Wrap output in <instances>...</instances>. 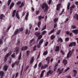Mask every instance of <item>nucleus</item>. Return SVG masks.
<instances>
[{"label":"nucleus","instance_id":"obj_1","mask_svg":"<svg viewBox=\"0 0 78 78\" xmlns=\"http://www.w3.org/2000/svg\"><path fill=\"white\" fill-rule=\"evenodd\" d=\"M41 7L42 8V9H45L44 10V12L45 13L48 11V6L47 5L46 3H43V4L41 5Z\"/></svg>","mask_w":78,"mask_h":78},{"label":"nucleus","instance_id":"obj_2","mask_svg":"<svg viewBox=\"0 0 78 78\" xmlns=\"http://www.w3.org/2000/svg\"><path fill=\"white\" fill-rule=\"evenodd\" d=\"M74 51V49H72V51H69L68 52V53L67 54V56H66V58H69V57H71L72 56V54L73 53V52Z\"/></svg>","mask_w":78,"mask_h":78},{"label":"nucleus","instance_id":"obj_3","mask_svg":"<svg viewBox=\"0 0 78 78\" xmlns=\"http://www.w3.org/2000/svg\"><path fill=\"white\" fill-rule=\"evenodd\" d=\"M76 42H73L70 43V44H69V47H71L73 46H76Z\"/></svg>","mask_w":78,"mask_h":78},{"label":"nucleus","instance_id":"obj_4","mask_svg":"<svg viewBox=\"0 0 78 78\" xmlns=\"http://www.w3.org/2000/svg\"><path fill=\"white\" fill-rule=\"evenodd\" d=\"M53 73V72L51 70H49V71L47 73V76H49L50 74H52Z\"/></svg>","mask_w":78,"mask_h":78},{"label":"nucleus","instance_id":"obj_5","mask_svg":"<svg viewBox=\"0 0 78 78\" xmlns=\"http://www.w3.org/2000/svg\"><path fill=\"white\" fill-rule=\"evenodd\" d=\"M9 53H8V54H7L6 55L5 57V59H4V62H6L7 60V58L9 56Z\"/></svg>","mask_w":78,"mask_h":78},{"label":"nucleus","instance_id":"obj_6","mask_svg":"<svg viewBox=\"0 0 78 78\" xmlns=\"http://www.w3.org/2000/svg\"><path fill=\"white\" fill-rule=\"evenodd\" d=\"M28 48L27 46H23L21 48V51H24L26 50Z\"/></svg>","mask_w":78,"mask_h":78},{"label":"nucleus","instance_id":"obj_7","mask_svg":"<svg viewBox=\"0 0 78 78\" xmlns=\"http://www.w3.org/2000/svg\"><path fill=\"white\" fill-rule=\"evenodd\" d=\"M61 3H59L58 4H57V10L59 11V9L60 8V6H61Z\"/></svg>","mask_w":78,"mask_h":78},{"label":"nucleus","instance_id":"obj_8","mask_svg":"<svg viewBox=\"0 0 78 78\" xmlns=\"http://www.w3.org/2000/svg\"><path fill=\"white\" fill-rule=\"evenodd\" d=\"M19 32V29H17L15 31L13 34V36H15Z\"/></svg>","mask_w":78,"mask_h":78},{"label":"nucleus","instance_id":"obj_9","mask_svg":"<svg viewBox=\"0 0 78 78\" xmlns=\"http://www.w3.org/2000/svg\"><path fill=\"white\" fill-rule=\"evenodd\" d=\"M62 62L63 63L64 66H66V65L68 63V61L67 60H63Z\"/></svg>","mask_w":78,"mask_h":78},{"label":"nucleus","instance_id":"obj_10","mask_svg":"<svg viewBox=\"0 0 78 78\" xmlns=\"http://www.w3.org/2000/svg\"><path fill=\"white\" fill-rule=\"evenodd\" d=\"M73 33H74L75 34H78V29H75L72 30Z\"/></svg>","mask_w":78,"mask_h":78},{"label":"nucleus","instance_id":"obj_11","mask_svg":"<svg viewBox=\"0 0 78 78\" xmlns=\"http://www.w3.org/2000/svg\"><path fill=\"white\" fill-rule=\"evenodd\" d=\"M73 18L76 20H78V14H76L73 15Z\"/></svg>","mask_w":78,"mask_h":78},{"label":"nucleus","instance_id":"obj_12","mask_svg":"<svg viewBox=\"0 0 78 78\" xmlns=\"http://www.w3.org/2000/svg\"><path fill=\"white\" fill-rule=\"evenodd\" d=\"M8 68V66L7 65H5L3 67V69L5 71L7 70Z\"/></svg>","mask_w":78,"mask_h":78},{"label":"nucleus","instance_id":"obj_13","mask_svg":"<svg viewBox=\"0 0 78 78\" xmlns=\"http://www.w3.org/2000/svg\"><path fill=\"white\" fill-rule=\"evenodd\" d=\"M19 49V47H16L15 48V52H16V54L17 55L18 54V53Z\"/></svg>","mask_w":78,"mask_h":78},{"label":"nucleus","instance_id":"obj_14","mask_svg":"<svg viewBox=\"0 0 78 78\" xmlns=\"http://www.w3.org/2000/svg\"><path fill=\"white\" fill-rule=\"evenodd\" d=\"M73 77H75L76 76V75L77 74V71L76 70H73Z\"/></svg>","mask_w":78,"mask_h":78},{"label":"nucleus","instance_id":"obj_15","mask_svg":"<svg viewBox=\"0 0 78 78\" xmlns=\"http://www.w3.org/2000/svg\"><path fill=\"white\" fill-rule=\"evenodd\" d=\"M50 57H48L46 58V60L47 61V62H48V64H49L50 62Z\"/></svg>","mask_w":78,"mask_h":78},{"label":"nucleus","instance_id":"obj_16","mask_svg":"<svg viewBox=\"0 0 78 78\" xmlns=\"http://www.w3.org/2000/svg\"><path fill=\"white\" fill-rule=\"evenodd\" d=\"M4 73L2 71H0V76H1L0 78H3V76H4Z\"/></svg>","mask_w":78,"mask_h":78},{"label":"nucleus","instance_id":"obj_17","mask_svg":"<svg viewBox=\"0 0 78 78\" xmlns=\"http://www.w3.org/2000/svg\"><path fill=\"white\" fill-rule=\"evenodd\" d=\"M48 66V65H45L44 66H42L41 67V69H45Z\"/></svg>","mask_w":78,"mask_h":78},{"label":"nucleus","instance_id":"obj_18","mask_svg":"<svg viewBox=\"0 0 78 78\" xmlns=\"http://www.w3.org/2000/svg\"><path fill=\"white\" fill-rule=\"evenodd\" d=\"M59 50V46H56L55 47V51H58Z\"/></svg>","mask_w":78,"mask_h":78},{"label":"nucleus","instance_id":"obj_19","mask_svg":"<svg viewBox=\"0 0 78 78\" xmlns=\"http://www.w3.org/2000/svg\"><path fill=\"white\" fill-rule=\"evenodd\" d=\"M44 17L43 16H42L41 15H40L38 16V20H39V21H40L42 19H44Z\"/></svg>","mask_w":78,"mask_h":78},{"label":"nucleus","instance_id":"obj_20","mask_svg":"<svg viewBox=\"0 0 78 78\" xmlns=\"http://www.w3.org/2000/svg\"><path fill=\"white\" fill-rule=\"evenodd\" d=\"M34 34L37 37H38L40 35V32H35Z\"/></svg>","mask_w":78,"mask_h":78},{"label":"nucleus","instance_id":"obj_21","mask_svg":"<svg viewBox=\"0 0 78 78\" xmlns=\"http://www.w3.org/2000/svg\"><path fill=\"white\" fill-rule=\"evenodd\" d=\"M61 32V30L60 29L57 31L56 32V35H59L60 34V32Z\"/></svg>","mask_w":78,"mask_h":78},{"label":"nucleus","instance_id":"obj_22","mask_svg":"<svg viewBox=\"0 0 78 78\" xmlns=\"http://www.w3.org/2000/svg\"><path fill=\"white\" fill-rule=\"evenodd\" d=\"M34 57H32V58H31V59L30 61V64H32L34 62Z\"/></svg>","mask_w":78,"mask_h":78},{"label":"nucleus","instance_id":"obj_23","mask_svg":"<svg viewBox=\"0 0 78 78\" xmlns=\"http://www.w3.org/2000/svg\"><path fill=\"white\" fill-rule=\"evenodd\" d=\"M43 42H44V40L43 39H42L39 41V44L40 45H41Z\"/></svg>","mask_w":78,"mask_h":78},{"label":"nucleus","instance_id":"obj_24","mask_svg":"<svg viewBox=\"0 0 78 78\" xmlns=\"http://www.w3.org/2000/svg\"><path fill=\"white\" fill-rule=\"evenodd\" d=\"M55 31V29H52V30H51V31L48 33V35H50L51 34H52Z\"/></svg>","mask_w":78,"mask_h":78},{"label":"nucleus","instance_id":"obj_25","mask_svg":"<svg viewBox=\"0 0 78 78\" xmlns=\"http://www.w3.org/2000/svg\"><path fill=\"white\" fill-rule=\"evenodd\" d=\"M58 18H55L54 19V23H56L58 21Z\"/></svg>","mask_w":78,"mask_h":78},{"label":"nucleus","instance_id":"obj_26","mask_svg":"<svg viewBox=\"0 0 78 78\" xmlns=\"http://www.w3.org/2000/svg\"><path fill=\"white\" fill-rule=\"evenodd\" d=\"M70 3L69 2L68 3V5H67V9L69 10L70 8Z\"/></svg>","mask_w":78,"mask_h":78},{"label":"nucleus","instance_id":"obj_27","mask_svg":"<svg viewBox=\"0 0 78 78\" xmlns=\"http://www.w3.org/2000/svg\"><path fill=\"white\" fill-rule=\"evenodd\" d=\"M55 37H56L55 35H52L51 36V40H53L55 38Z\"/></svg>","mask_w":78,"mask_h":78},{"label":"nucleus","instance_id":"obj_28","mask_svg":"<svg viewBox=\"0 0 78 78\" xmlns=\"http://www.w3.org/2000/svg\"><path fill=\"white\" fill-rule=\"evenodd\" d=\"M20 60H17V61H16L14 63V64L15 65H16V66H18V64H19L20 62Z\"/></svg>","mask_w":78,"mask_h":78},{"label":"nucleus","instance_id":"obj_29","mask_svg":"<svg viewBox=\"0 0 78 78\" xmlns=\"http://www.w3.org/2000/svg\"><path fill=\"white\" fill-rule=\"evenodd\" d=\"M29 12L27 13V14L26 17H25V20H28V16H29Z\"/></svg>","mask_w":78,"mask_h":78},{"label":"nucleus","instance_id":"obj_30","mask_svg":"<svg viewBox=\"0 0 78 78\" xmlns=\"http://www.w3.org/2000/svg\"><path fill=\"white\" fill-rule=\"evenodd\" d=\"M48 54V51H44L43 53V55H47Z\"/></svg>","mask_w":78,"mask_h":78},{"label":"nucleus","instance_id":"obj_31","mask_svg":"<svg viewBox=\"0 0 78 78\" xmlns=\"http://www.w3.org/2000/svg\"><path fill=\"white\" fill-rule=\"evenodd\" d=\"M24 4L23 2H22L21 5H19V8H20L23 6Z\"/></svg>","mask_w":78,"mask_h":78},{"label":"nucleus","instance_id":"obj_32","mask_svg":"<svg viewBox=\"0 0 78 78\" xmlns=\"http://www.w3.org/2000/svg\"><path fill=\"white\" fill-rule=\"evenodd\" d=\"M27 57H28L29 56V55L30 54V51H27Z\"/></svg>","mask_w":78,"mask_h":78},{"label":"nucleus","instance_id":"obj_33","mask_svg":"<svg viewBox=\"0 0 78 78\" xmlns=\"http://www.w3.org/2000/svg\"><path fill=\"white\" fill-rule=\"evenodd\" d=\"M46 33V31L45 30H44L42 32H41V34L43 36Z\"/></svg>","mask_w":78,"mask_h":78},{"label":"nucleus","instance_id":"obj_34","mask_svg":"<svg viewBox=\"0 0 78 78\" xmlns=\"http://www.w3.org/2000/svg\"><path fill=\"white\" fill-rule=\"evenodd\" d=\"M16 17L18 19V20H20V17L19 16V14L17 13L16 12Z\"/></svg>","mask_w":78,"mask_h":78},{"label":"nucleus","instance_id":"obj_35","mask_svg":"<svg viewBox=\"0 0 78 78\" xmlns=\"http://www.w3.org/2000/svg\"><path fill=\"white\" fill-rule=\"evenodd\" d=\"M41 21H39L38 22V26L39 28H40V26L41 25Z\"/></svg>","mask_w":78,"mask_h":78},{"label":"nucleus","instance_id":"obj_36","mask_svg":"<svg viewBox=\"0 0 78 78\" xmlns=\"http://www.w3.org/2000/svg\"><path fill=\"white\" fill-rule=\"evenodd\" d=\"M46 25H45L43 27L42 29L41 30V31H43L46 29Z\"/></svg>","mask_w":78,"mask_h":78},{"label":"nucleus","instance_id":"obj_37","mask_svg":"<svg viewBox=\"0 0 78 78\" xmlns=\"http://www.w3.org/2000/svg\"><path fill=\"white\" fill-rule=\"evenodd\" d=\"M21 52H20V55L18 57V60H20V59H21Z\"/></svg>","mask_w":78,"mask_h":78},{"label":"nucleus","instance_id":"obj_38","mask_svg":"<svg viewBox=\"0 0 78 78\" xmlns=\"http://www.w3.org/2000/svg\"><path fill=\"white\" fill-rule=\"evenodd\" d=\"M71 28L72 29H75L76 28V27L75 25H73L71 26Z\"/></svg>","mask_w":78,"mask_h":78},{"label":"nucleus","instance_id":"obj_39","mask_svg":"<svg viewBox=\"0 0 78 78\" xmlns=\"http://www.w3.org/2000/svg\"><path fill=\"white\" fill-rule=\"evenodd\" d=\"M4 15L3 14H2L0 16V19L2 20L4 17Z\"/></svg>","mask_w":78,"mask_h":78},{"label":"nucleus","instance_id":"obj_40","mask_svg":"<svg viewBox=\"0 0 78 78\" xmlns=\"http://www.w3.org/2000/svg\"><path fill=\"white\" fill-rule=\"evenodd\" d=\"M38 39L40 40L42 37V35H41L39 36H38Z\"/></svg>","mask_w":78,"mask_h":78},{"label":"nucleus","instance_id":"obj_41","mask_svg":"<svg viewBox=\"0 0 78 78\" xmlns=\"http://www.w3.org/2000/svg\"><path fill=\"white\" fill-rule=\"evenodd\" d=\"M11 0H9L7 2V5L8 6L9 5L10 3L11 2Z\"/></svg>","mask_w":78,"mask_h":78},{"label":"nucleus","instance_id":"obj_42","mask_svg":"<svg viewBox=\"0 0 78 78\" xmlns=\"http://www.w3.org/2000/svg\"><path fill=\"white\" fill-rule=\"evenodd\" d=\"M19 32H22L23 31V27H21V28H19Z\"/></svg>","mask_w":78,"mask_h":78},{"label":"nucleus","instance_id":"obj_43","mask_svg":"<svg viewBox=\"0 0 78 78\" xmlns=\"http://www.w3.org/2000/svg\"><path fill=\"white\" fill-rule=\"evenodd\" d=\"M65 9H63V10H62V12H61V13H60L59 15L61 16L62 14H63V13L64 12Z\"/></svg>","mask_w":78,"mask_h":78},{"label":"nucleus","instance_id":"obj_44","mask_svg":"<svg viewBox=\"0 0 78 78\" xmlns=\"http://www.w3.org/2000/svg\"><path fill=\"white\" fill-rule=\"evenodd\" d=\"M69 41V37H67L65 38V41L68 42Z\"/></svg>","mask_w":78,"mask_h":78},{"label":"nucleus","instance_id":"obj_45","mask_svg":"<svg viewBox=\"0 0 78 78\" xmlns=\"http://www.w3.org/2000/svg\"><path fill=\"white\" fill-rule=\"evenodd\" d=\"M75 7H76V6L74 5H73L72 6L70 7V8H72V9H75Z\"/></svg>","mask_w":78,"mask_h":78},{"label":"nucleus","instance_id":"obj_46","mask_svg":"<svg viewBox=\"0 0 78 78\" xmlns=\"http://www.w3.org/2000/svg\"><path fill=\"white\" fill-rule=\"evenodd\" d=\"M21 3V1H18V2H17L16 3V4L17 5H20Z\"/></svg>","mask_w":78,"mask_h":78},{"label":"nucleus","instance_id":"obj_47","mask_svg":"<svg viewBox=\"0 0 78 78\" xmlns=\"http://www.w3.org/2000/svg\"><path fill=\"white\" fill-rule=\"evenodd\" d=\"M58 41L61 42H63V40L61 38H58Z\"/></svg>","mask_w":78,"mask_h":78},{"label":"nucleus","instance_id":"obj_48","mask_svg":"<svg viewBox=\"0 0 78 78\" xmlns=\"http://www.w3.org/2000/svg\"><path fill=\"white\" fill-rule=\"evenodd\" d=\"M57 23H55L54 24V28H55L57 27Z\"/></svg>","mask_w":78,"mask_h":78},{"label":"nucleus","instance_id":"obj_49","mask_svg":"<svg viewBox=\"0 0 78 78\" xmlns=\"http://www.w3.org/2000/svg\"><path fill=\"white\" fill-rule=\"evenodd\" d=\"M3 44V42L1 38H0V44Z\"/></svg>","mask_w":78,"mask_h":78},{"label":"nucleus","instance_id":"obj_50","mask_svg":"<svg viewBox=\"0 0 78 78\" xmlns=\"http://www.w3.org/2000/svg\"><path fill=\"white\" fill-rule=\"evenodd\" d=\"M36 48H37V46L36 45H35L34 46V49L33 50V51H36L37 50L36 49Z\"/></svg>","mask_w":78,"mask_h":78},{"label":"nucleus","instance_id":"obj_51","mask_svg":"<svg viewBox=\"0 0 78 78\" xmlns=\"http://www.w3.org/2000/svg\"><path fill=\"white\" fill-rule=\"evenodd\" d=\"M15 53H14V54H12V55H11V57H12L13 58H15Z\"/></svg>","mask_w":78,"mask_h":78},{"label":"nucleus","instance_id":"obj_52","mask_svg":"<svg viewBox=\"0 0 78 78\" xmlns=\"http://www.w3.org/2000/svg\"><path fill=\"white\" fill-rule=\"evenodd\" d=\"M34 39H31L30 40V44H32V42H33L34 41Z\"/></svg>","mask_w":78,"mask_h":78},{"label":"nucleus","instance_id":"obj_53","mask_svg":"<svg viewBox=\"0 0 78 78\" xmlns=\"http://www.w3.org/2000/svg\"><path fill=\"white\" fill-rule=\"evenodd\" d=\"M8 49V48L7 47H6L5 48H4V51L5 52H6V51Z\"/></svg>","mask_w":78,"mask_h":78},{"label":"nucleus","instance_id":"obj_54","mask_svg":"<svg viewBox=\"0 0 78 78\" xmlns=\"http://www.w3.org/2000/svg\"><path fill=\"white\" fill-rule=\"evenodd\" d=\"M69 11H70V14H72L73 12V9L70 8V9L69 10Z\"/></svg>","mask_w":78,"mask_h":78},{"label":"nucleus","instance_id":"obj_55","mask_svg":"<svg viewBox=\"0 0 78 78\" xmlns=\"http://www.w3.org/2000/svg\"><path fill=\"white\" fill-rule=\"evenodd\" d=\"M69 69H70V68H69V67H68V68H67V69H66V70H65V72H64V73L66 72Z\"/></svg>","mask_w":78,"mask_h":78},{"label":"nucleus","instance_id":"obj_56","mask_svg":"<svg viewBox=\"0 0 78 78\" xmlns=\"http://www.w3.org/2000/svg\"><path fill=\"white\" fill-rule=\"evenodd\" d=\"M48 44V41H47L46 42V43L45 44V47L47 46Z\"/></svg>","mask_w":78,"mask_h":78},{"label":"nucleus","instance_id":"obj_57","mask_svg":"<svg viewBox=\"0 0 78 78\" xmlns=\"http://www.w3.org/2000/svg\"><path fill=\"white\" fill-rule=\"evenodd\" d=\"M14 5L15 4L13 2H12L10 5L13 7Z\"/></svg>","mask_w":78,"mask_h":78},{"label":"nucleus","instance_id":"obj_58","mask_svg":"<svg viewBox=\"0 0 78 78\" xmlns=\"http://www.w3.org/2000/svg\"><path fill=\"white\" fill-rule=\"evenodd\" d=\"M62 70H60V71H59V73L58 74V75H59L60 74H62Z\"/></svg>","mask_w":78,"mask_h":78},{"label":"nucleus","instance_id":"obj_59","mask_svg":"<svg viewBox=\"0 0 78 78\" xmlns=\"http://www.w3.org/2000/svg\"><path fill=\"white\" fill-rule=\"evenodd\" d=\"M25 11H23V13H22V16H24V15L25 14Z\"/></svg>","mask_w":78,"mask_h":78},{"label":"nucleus","instance_id":"obj_60","mask_svg":"<svg viewBox=\"0 0 78 78\" xmlns=\"http://www.w3.org/2000/svg\"><path fill=\"white\" fill-rule=\"evenodd\" d=\"M39 13H40V12H39V11H37L36 12V14L37 15H38L39 14Z\"/></svg>","mask_w":78,"mask_h":78},{"label":"nucleus","instance_id":"obj_61","mask_svg":"<svg viewBox=\"0 0 78 78\" xmlns=\"http://www.w3.org/2000/svg\"><path fill=\"white\" fill-rule=\"evenodd\" d=\"M18 75H19V73H17L16 75V76H15V78H16L18 76Z\"/></svg>","mask_w":78,"mask_h":78},{"label":"nucleus","instance_id":"obj_62","mask_svg":"<svg viewBox=\"0 0 78 78\" xmlns=\"http://www.w3.org/2000/svg\"><path fill=\"white\" fill-rule=\"evenodd\" d=\"M52 0H49L48 2V4L49 5H50L51 3Z\"/></svg>","mask_w":78,"mask_h":78},{"label":"nucleus","instance_id":"obj_63","mask_svg":"<svg viewBox=\"0 0 78 78\" xmlns=\"http://www.w3.org/2000/svg\"><path fill=\"white\" fill-rule=\"evenodd\" d=\"M41 66V63H39L38 65V67H40Z\"/></svg>","mask_w":78,"mask_h":78},{"label":"nucleus","instance_id":"obj_64","mask_svg":"<svg viewBox=\"0 0 78 78\" xmlns=\"http://www.w3.org/2000/svg\"><path fill=\"white\" fill-rule=\"evenodd\" d=\"M43 76H44V74L41 73L40 77L41 78Z\"/></svg>","mask_w":78,"mask_h":78}]
</instances>
